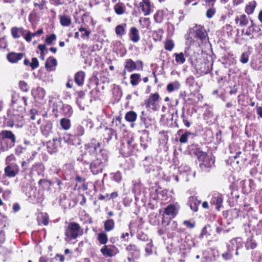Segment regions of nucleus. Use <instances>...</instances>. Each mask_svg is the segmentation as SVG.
Wrapping results in <instances>:
<instances>
[{
  "label": "nucleus",
  "mask_w": 262,
  "mask_h": 262,
  "mask_svg": "<svg viewBox=\"0 0 262 262\" xmlns=\"http://www.w3.org/2000/svg\"><path fill=\"white\" fill-rule=\"evenodd\" d=\"M86 149L89 150L83 157L82 160L89 163L91 161L90 169L93 174L101 173L107 165L108 161V152L106 150L100 148V143L96 140L92 139L91 142L86 145Z\"/></svg>",
  "instance_id": "nucleus-1"
},
{
  "label": "nucleus",
  "mask_w": 262,
  "mask_h": 262,
  "mask_svg": "<svg viewBox=\"0 0 262 262\" xmlns=\"http://www.w3.org/2000/svg\"><path fill=\"white\" fill-rule=\"evenodd\" d=\"M16 143V136L10 130L0 132V154L14 147Z\"/></svg>",
  "instance_id": "nucleus-2"
},
{
  "label": "nucleus",
  "mask_w": 262,
  "mask_h": 262,
  "mask_svg": "<svg viewBox=\"0 0 262 262\" xmlns=\"http://www.w3.org/2000/svg\"><path fill=\"white\" fill-rule=\"evenodd\" d=\"M13 102L14 108L17 106V104L20 105V106L19 107V110L17 113H14L11 111H9L8 112V115L10 116V119L7 122V125L8 127H12L14 126L17 118L22 117L19 112H23L24 109V106L27 105V98L25 97H18L15 100H13Z\"/></svg>",
  "instance_id": "nucleus-3"
},
{
  "label": "nucleus",
  "mask_w": 262,
  "mask_h": 262,
  "mask_svg": "<svg viewBox=\"0 0 262 262\" xmlns=\"http://www.w3.org/2000/svg\"><path fill=\"white\" fill-rule=\"evenodd\" d=\"M80 226L76 223L72 222L69 224L66 231V239L69 240L76 238L79 235L81 234Z\"/></svg>",
  "instance_id": "nucleus-4"
},
{
  "label": "nucleus",
  "mask_w": 262,
  "mask_h": 262,
  "mask_svg": "<svg viewBox=\"0 0 262 262\" xmlns=\"http://www.w3.org/2000/svg\"><path fill=\"white\" fill-rule=\"evenodd\" d=\"M160 99V97L158 93L151 94L145 101L146 107L153 111H157L160 107L159 105Z\"/></svg>",
  "instance_id": "nucleus-5"
},
{
  "label": "nucleus",
  "mask_w": 262,
  "mask_h": 262,
  "mask_svg": "<svg viewBox=\"0 0 262 262\" xmlns=\"http://www.w3.org/2000/svg\"><path fill=\"white\" fill-rule=\"evenodd\" d=\"M124 67L128 72H132L134 70H143V63L141 60L135 62L131 59H127L124 63Z\"/></svg>",
  "instance_id": "nucleus-6"
},
{
  "label": "nucleus",
  "mask_w": 262,
  "mask_h": 262,
  "mask_svg": "<svg viewBox=\"0 0 262 262\" xmlns=\"http://www.w3.org/2000/svg\"><path fill=\"white\" fill-rule=\"evenodd\" d=\"M62 140L65 142L66 141L65 138H60L58 139H53L52 141L48 142L47 145L48 152L50 154L56 152L58 151L59 145Z\"/></svg>",
  "instance_id": "nucleus-7"
},
{
  "label": "nucleus",
  "mask_w": 262,
  "mask_h": 262,
  "mask_svg": "<svg viewBox=\"0 0 262 262\" xmlns=\"http://www.w3.org/2000/svg\"><path fill=\"white\" fill-rule=\"evenodd\" d=\"M100 252L106 257L114 256L118 253V250L111 245H104L100 249Z\"/></svg>",
  "instance_id": "nucleus-8"
},
{
  "label": "nucleus",
  "mask_w": 262,
  "mask_h": 262,
  "mask_svg": "<svg viewBox=\"0 0 262 262\" xmlns=\"http://www.w3.org/2000/svg\"><path fill=\"white\" fill-rule=\"evenodd\" d=\"M5 175L9 178L15 177L19 172V168L16 164L8 165L4 169Z\"/></svg>",
  "instance_id": "nucleus-9"
},
{
  "label": "nucleus",
  "mask_w": 262,
  "mask_h": 262,
  "mask_svg": "<svg viewBox=\"0 0 262 262\" xmlns=\"http://www.w3.org/2000/svg\"><path fill=\"white\" fill-rule=\"evenodd\" d=\"M228 247H230L231 250L233 251L235 250V254L238 255V249L243 247L242 238L241 237H236L232 239L228 245Z\"/></svg>",
  "instance_id": "nucleus-10"
},
{
  "label": "nucleus",
  "mask_w": 262,
  "mask_h": 262,
  "mask_svg": "<svg viewBox=\"0 0 262 262\" xmlns=\"http://www.w3.org/2000/svg\"><path fill=\"white\" fill-rule=\"evenodd\" d=\"M103 136V142L108 143V142L112 139L113 136H115L117 139V134L115 130L111 128L105 127L102 130Z\"/></svg>",
  "instance_id": "nucleus-11"
},
{
  "label": "nucleus",
  "mask_w": 262,
  "mask_h": 262,
  "mask_svg": "<svg viewBox=\"0 0 262 262\" xmlns=\"http://www.w3.org/2000/svg\"><path fill=\"white\" fill-rule=\"evenodd\" d=\"M179 206L177 204H170L165 208L164 213L171 218L174 217L178 213Z\"/></svg>",
  "instance_id": "nucleus-12"
},
{
  "label": "nucleus",
  "mask_w": 262,
  "mask_h": 262,
  "mask_svg": "<svg viewBox=\"0 0 262 262\" xmlns=\"http://www.w3.org/2000/svg\"><path fill=\"white\" fill-rule=\"evenodd\" d=\"M214 160L212 158L208 157L202 161V163L200 164V167L203 171H208L214 166Z\"/></svg>",
  "instance_id": "nucleus-13"
},
{
  "label": "nucleus",
  "mask_w": 262,
  "mask_h": 262,
  "mask_svg": "<svg viewBox=\"0 0 262 262\" xmlns=\"http://www.w3.org/2000/svg\"><path fill=\"white\" fill-rule=\"evenodd\" d=\"M53 124L50 121H46L40 126L42 134L46 137H48L52 133Z\"/></svg>",
  "instance_id": "nucleus-14"
},
{
  "label": "nucleus",
  "mask_w": 262,
  "mask_h": 262,
  "mask_svg": "<svg viewBox=\"0 0 262 262\" xmlns=\"http://www.w3.org/2000/svg\"><path fill=\"white\" fill-rule=\"evenodd\" d=\"M186 82L193 92L198 93L200 91L201 87L195 81L193 76H189L187 78Z\"/></svg>",
  "instance_id": "nucleus-15"
},
{
  "label": "nucleus",
  "mask_w": 262,
  "mask_h": 262,
  "mask_svg": "<svg viewBox=\"0 0 262 262\" xmlns=\"http://www.w3.org/2000/svg\"><path fill=\"white\" fill-rule=\"evenodd\" d=\"M223 196L222 194L217 193L215 194L212 198L211 204L215 206V208L217 210H220V208L222 206Z\"/></svg>",
  "instance_id": "nucleus-16"
},
{
  "label": "nucleus",
  "mask_w": 262,
  "mask_h": 262,
  "mask_svg": "<svg viewBox=\"0 0 262 262\" xmlns=\"http://www.w3.org/2000/svg\"><path fill=\"white\" fill-rule=\"evenodd\" d=\"M23 53H16L15 52H11L7 54V58L9 62L11 63H16L18 60H21L23 58Z\"/></svg>",
  "instance_id": "nucleus-17"
},
{
  "label": "nucleus",
  "mask_w": 262,
  "mask_h": 262,
  "mask_svg": "<svg viewBox=\"0 0 262 262\" xmlns=\"http://www.w3.org/2000/svg\"><path fill=\"white\" fill-rule=\"evenodd\" d=\"M201 203V201L198 200L195 196H192L189 197L188 205L189 206L190 209L196 212L198 210V207Z\"/></svg>",
  "instance_id": "nucleus-18"
},
{
  "label": "nucleus",
  "mask_w": 262,
  "mask_h": 262,
  "mask_svg": "<svg viewBox=\"0 0 262 262\" xmlns=\"http://www.w3.org/2000/svg\"><path fill=\"white\" fill-rule=\"evenodd\" d=\"M195 37L200 39L202 42L206 41L207 34L204 29L199 28L196 29L195 31Z\"/></svg>",
  "instance_id": "nucleus-19"
},
{
  "label": "nucleus",
  "mask_w": 262,
  "mask_h": 262,
  "mask_svg": "<svg viewBox=\"0 0 262 262\" xmlns=\"http://www.w3.org/2000/svg\"><path fill=\"white\" fill-rule=\"evenodd\" d=\"M32 94L35 99L42 100L46 95V91L43 88L37 87L36 89L32 90Z\"/></svg>",
  "instance_id": "nucleus-20"
},
{
  "label": "nucleus",
  "mask_w": 262,
  "mask_h": 262,
  "mask_svg": "<svg viewBox=\"0 0 262 262\" xmlns=\"http://www.w3.org/2000/svg\"><path fill=\"white\" fill-rule=\"evenodd\" d=\"M85 76V73L83 71H80L77 72L74 76L75 83L79 86L82 85L84 83Z\"/></svg>",
  "instance_id": "nucleus-21"
},
{
  "label": "nucleus",
  "mask_w": 262,
  "mask_h": 262,
  "mask_svg": "<svg viewBox=\"0 0 262 262\" xmlns=\"http://www.w3.org/2000/svg\"><path fill=\"white\" fill-rule=\"evenodd\" d=\"M257 246V243L254 239L253 235H251L247 238L245 244V246L247 250L254 249L256 248Z\"/></svg>",
  "instance_id": "nucleus-22"
},
{
  "label": "nucleus",
  "mask_w": 262,
  "mask_h": 262,
  "mask_svg": "<svg viewBox=\"0 0 262 262\" xmlns=\"http://www.w3.org/2000/svg\"><path fill=\"white\" fill-rule=\"evenodd\" d=\"M129 35L130 39L134 42H137L140 40L138 30L135 27L131 28Z\"/></svg>",
  "instance_id": "nucleus-23"
},
{
  "label": "nucleus",
  "mask_w": 262,
  "mask_h": 262,
  "mask_svg": "<svg viewBox=\"0 0 262 262\" xmlns=\"http://www.w3.org/2000/svg\"><path fill=\"white\" fill-rule=\"evenodd\" d=\"M49 217L47 213L41 212L37 216V221L39 225L43 224L47 226L49 224Z\"/></svg>",
  "instance_id": "nucleus-24"
},
{
  "label": "nucleus",
  "mask_w": 262,
  "mask_h": 262,
  "mask_svg": "<svg viewBox=\"0 0 262 262\" xmlns=\"http://www.w3.org/2000/svg\"><path fill=\"white\" fill-rule=\"evenodd\" d=\"M126 250L128 251L134 257L138 258L139 256V250L137 246L134 244H130L126 247Z\"/></svg>",
  "instance_id": "nucleus-25"
},
{
  "label": "nucleus",
  "mask_w": 262,
  "mask_h": 262,
  "mask_svg": "<svg viewBox=\"0 0 262 262\" xmlns=\"http://www.w3.org/2000/svg\"><path fill=\"white\" fill-rule=\"evenodd\" d=\"M256 5V2L255 1L249 2L245 7V12L248 15L252 14L254 12Z\"/></svg>",
  "instance_id": "nucleus-26"
},
{
  "label": "nucleus",
  "mask_w": 262,
  "mask_h": 262,
  "mask_svg": "<svg viewBox=\"0 0 262 262\" xmlns=\"http://www.w3.org/2000/svg\"><path fill=\"white\" fill-rule=\"evenodd\" d=\"M57 65V60L55 58H49L46 62L45 67L48 71H51L55 69Z\"/></svg>",
  "instance_id": "nucleus-27"
},
{
  "label": "nucleus",
  "mask_w": 262,
  "mask_h": 262,
  "mask_svg": "<svg viewBox=\"0 0 262 262\" xmlns=\"http://www.w3.org/2000/svg\"><path fill=\"white\" fill-rule=\"evenodd\" d=\"M137 118V114L134 111H129L126 113L125 119L127 122H134Z\"/></svg>",
  "instance_id": "nucleus-28"
},
{
  "label": "nucleus",
  "mask_w": 262,
  "mask_h": 262,
  "mask_svg": "<svg viewBox=\"0 0 262 262\" xmlns=\"http://www.w3.org/2000/svg\"><path fill=\"white\" fill-rule=\"evenodd\" d=\"M183 130L182 129H180L178 132V135L180 136L179 141L181 143H186L188 141V137L191 135V134L189 132H185L184 134H181Z\"/></svg>",
  "instance_id": "nucleus-29"
},
{
  "label": "nucleus",
  "mask_w": 262,
  "mask_h": 262,
  "mask_svg": "<svg viewBox=\"0 0 262 262\" xmlns=\"http://www.w3.org/2000/svg\"><path fill=\"white\" fill-rule=\"evenodd\" d=\"M104 227L105 231H110L115 227V222L113 219L106 220L104 223Z\"/></svg>",
  "instance_id": "nucleus-30"
},
{
  "label": "nucleus",
  "mask_w": 262,
  "mask_h": 262,
  "mask_svg": "<svg viewBox=\"0 0 262 262\" xmlns=\"http://www.w3.org/2000/svg\"><path fill=\"white\" fill-rule=\"evenodd\" d=\"M235 20L236 23H237L238 21H239V26H246L248 24V19L245 14H242L239 16L236 17Z\"/></svg>",
  "instance_id": "nucleus-31"
},
{
  "label": "nucleus",
  "mask_w": 262,
  "mask_h": 262,
  "mask_svg": "<svg viewBox=\"0 0 262 262\" xmlns=\"http://www.w3.org/2000/svg\"><path fill=\"white\" fill-rule=\"evenodd\" d=\"M130 83L133 86H136L141 81V76L139 74H132L130 76Z\"/></svg>",
  "instance_id": "nucleus-32"
},
{
  "label": "nucleus",
  "mask_w": 262,
  "mask_h": 262,
  "mask_svg": "<svg viewBox=\"0 0 262 262\" xmlns=\"http://www.w3.org/2000/svg\"><path fill=\"white\" fill-rule=\"evenodd\" d=\"M60 23L62 26H69L71 24V19L70 16L67 15H60Z\"/></svg>",
  "instance_id": "nucleus-33"
},
{
  "label": "nucleus",
  "mask_w": 262,
  "mask_h": 262,
  "mask_svg": "<svg viewBox=\"0 0 262 262\" xmlns=\"http://www.w3.org/2000/svg\"><path fill=\"white\" fill-rule=\"evenodd\" d=\"M185 242L186 243V245H184V248L182 245L180 247V250H182V249H185V250L190 249L191 245L193 244V242L192 241L191 236L189 234L185 235Z\"/></svg>",
  "instance_id": "nucleus-34"
},
{
  "label": "nucleus",
  "mask_w": 262,
  "mask_h": 262,
  "mask_svg": "<svg viewBox=\"0 0 262 262\" xmlns=\"http://www.w3.org/2000/svg\"><path fill=\"white\" fill-rule=\"evenodd\" d=\"M139 6L142 8V11L144 13V15H148L151 12V5L150 3L145 4L144 3H140Z\"/></svg>",
  "instance_id": "nucleus-35"
},
{
  "label": "nucleus",
  "mask_w": 262,
  "mask_h": 262,
  "mask_svg": "<svg viewBox=\"0 0 262 262\" xmlns=\"http://www.w3.org/2000/svg\"><path fill=\"white\" fill-rule=\"evenodd\" d=\"M212 229L211 228V226L209 224H207L205 225L202 230L201 236L202 237L205 236L208 237V236L211 235Z\"/></svg>",
  "instance_id": "nucleus-36"
},
{
  "label": "nucleus",
  "mask_w": 262,
  "mask_h": 262,
  "mask_svg": "<svg viewBox=\"0 0 262 262\" xmlns=\"http://www.w3.org/2000/svg\"><path fill=\"white\" fill-rule=\"evenodd\" d=\"M180 88V84L178 81H175L172 83H170L167 85V90L169 92H172L175 90L179 89Z\"/></svg>",
  "instance_id": "nucleus-37"
},
{
  "label": "nucleus",
  "mask_w": 262,
  "mask_h": 262,
  "mask_svg": "<svg viewBox=\"0 0 262 262\" xmlns=\"http://www.w3.org/2000/svg\"><path fill=\"white\" fill-rule=\"evenodd\" d=\"M98 240L101 245H105L107 241L108 238L107 234L104 232H100L98 235Z\"/></svg>",
  "instance_id": "nucleus-38"
},
{
  "label": "nucleus",
  "mask_w": 262,
  "mask_h": 262,
  "mask_svg": "<svg viewBox=\"0 0 262 262\" xmlns=\"http://www.w3.org/2000/svg\"><path fill=\"white\" fill-rule=\"evenodd\" d=\"M84 133L83 127L81 125H78L75 126L74 130V135L75 136H82Z\"/></svg>",
  "instance_id": "nucleus-39"
},
{
  "label": "nucleus",
  "mask_w": 262,
  "mask_h": 262,
  "mask_svg": "<svg viewBox=\"0 0 262 262\" xmlns=\"http://www.w3.org/2000/svg\"><path fill=\"white\" fill-rule=\"evenodd\" d=\"M173 56L175 57L176 61L178 63L183 64L185 62V58L183 53H174Z\"/></svg>",
  "instance_id": "nucleus-40"
},
{
  "label": "nucleus",
  "mask_w": 262,
  "mask_h": 262,
  "mask_svg": "<svg viewBox=\"0 0 262 262\" xmlns=\"http://www.w3.org/2000/svg\"><path fill=\"white\" fill-rule=\"evenodd\" d=\"M114 10L116 13L118 15H121L124 12V8L123 7V4L121 3H118L116 4L114 6Z\"/></svg>",
  "instance_id": "nucleus-41"
},
{
  "label": "nucleus",
  "mask_w": 262,
  "mask_h": 262,
  "mask_svg": "<svg viewBox=\"0 0 262 262\" xmlns=\"http://www.w3.org/2000/svg\"><path fill=\"white\" fill-rule=\"evenodd\" d=\"M60 125L63 129L68 130L70 128V120L67 118H62L60 120Z\"/></svg>",
  "instance_id": "nucleus-42"
},
{
  "label": "nucleus",
  "mask_w": 262,
  "mask_h": 262,
  "mask_svg": "<svg viewBox=\"0 0 262 262\" xmlns=\"http://www.w3.org/2000/svg\"><path fill=\"white\" fill-rule=\"evenodd\" d=\"M39 185L44 189L49 188L51 185V182L46 179H41L38 182Z\"/></svg>",
  "instance_id": "nucleus-43"
},
{
  "label": "nucleus",
  "mask_w": 262,
  "mask_h": 262,
  "mask_svg": "<svg viewBox=\"0 0 262 262\" xmlns=\"http://www.w3.org/2000/svg\"><path fill=\"white\" fill-rule=\"evenodd\" d=\"M163 35V31L159 29L154 31L152 33V37L155 41H160L161 40Z\"/></svg>",
  "instance_id": "nucleus-44"
},
{
  "label": "nucleus",
  "mask_w": 262,
  "mask_h": 262,
  "mask_svg": "<svg viewBox=\"0 0 262 262\" xmlns=\"http://www.w3.org/2000/svg\"><path fill=\"white\" fill-rule=\"evenodd\" d=\"M174 44L170 39H167L164 42V48L166 50L171 51L174 48Z\"/></svg>",
  "instance_id": "nucleus-45"
},
{
  "label": "nucleus",
  "mask_w": 262,
  "mask_h": 262,
  "mask_svg": "<svg viewBox=\"0 0 262 262\" xmlns=\"http://www.w3.org/2000/svg\"><path fill=\"white\" fill-rule=\"evenodd\" d=\"M33 170L36 171L38 175L41 174L44 171V166L40 163L36 164L33 165Z\"/></svg>",
  "instance_id": "nucleus-46"
},
{
  "label": "nucleus",
  "mask_w": 262,
  "mask_h": 262,
  "mask_svg": "<svg viewBox=\"0 0 262 262\" xmlns=\"http://www.w3.org/2000/svg\"><path fill=\"white\" fill-rule=\"evenodd\" d=\"M250 54V53L249 51L243 52L240 57V61L243 64L247 63L249 61Z\"/></svg>",
  "instance_id": "nucleus-47"
},
{
  "label": "nucleus",
  "mask_w": 262,
  "mask_h": 262,
  "mask_svg": "<svg viewBox=\"0 0 262 262\" xmlns=\"http://www.w3.org/2000/svg\"><path fill=\"white\" fill-rule=\"evenodd\" d=\"M195 155L198 157V159L200 161H203L204 160L207 158L209 156H208L205 152L201 151V150H197L195 152Z\"/></svg>",
  "instance_id": "nucleus-48"
},
{
  "label": "nucleus",
  "mask_w": 262,
  "mask_h": 262,
  "mask_svg": "<svg viewBox=\"0 0 262 262\" xmlns=\"http://www.w3.org/2000/svg\"><path fill=\"white\" fill-rule=\"evenodd\" d=\"M63 112L67 116H70L73 113L72 107L68 104L64 105L63 106Z\"/></svg>",
  "instance_id": "nucleus-49"
},
{
  "label": "nucleus",
  "mask_w": 262,
  "mask_h": 262,
  "mask_svg": "<svg viewBox=\"0 0 262 262\" xmlns=\"http://www.w3.org/2000/svg\"><path fill=\"white\" fill-rule=\"evenodd\" d=\"M115 32L117 35L122 36L125 34V28L121 25H118L115 28Z\"/></svg>",
  "instance_id": "nucleus-50"
},
{
  "label": "nucleus",
  "mask_w": 262,
  "mask_h": 262,
  "mask_svg": "<svg viewBox=\"0 0 262 262\" xmlns=\"http://www.w3.org/2000/svg\"><path fill=\"white\" fill-rule=\"evenodd\" d=\"M232 252L233 251L231 250V248L230 247H228L227 251L222 254V257L225 260H229L232 257Z\"/></svg>",
  "instance_id": "nucleus-51"
},
{
  "label": "nucleus",
  "mask_w": 262,
  "mask_h": 262,
  "mask_svg": "<svg viewBox=\"0 0 262 262\" xmlns=\"http://www.w3.org/2000/svg\"><path fill=\"white\" fill-rule=\"evenodd\" d=\"M18 28L16 27H12L11 29V35L14 38H18L20 37Z\"/></svg>",
  "instance_id": "nucleus-52"
},
{
  "label": "nucleus",
  "mask_w": 262,
  "mask_h": 262,
  "mask_svg": "<svg viewBox=\"0 0 262 262\" xmlns=\"http://www.w3.org/2000/svg\"><path fill=\"white\" fill-rule=\"evenodd\" d=\"M76 95L77 96V99H76V103L79 107H81V106L80 105V104H79V100L82 99L84 97V96L85 95V93L83 91H80L77 92Z\"/></svg>",
  "instance_id": "nucleus-53"
},
{
  "label": "nucleus",
  "mask_w": 262,
  "mask_h": 262,
  "mask_svg": "<svg viewBox=\"0 0 262 262\" xmlns=\"http://www.w3.org/2000/svg\"><path fill=\"white\" fill-rule=\"evenodd\" d=\"M152 244L151 242H149L146 244L145 248L146 255L148 256V255H149L152 254Z\"/></svg>",
  "instance_id": "nucleus-54"
},
{
  "label": "nucleus",
  "mask_w": 262,
  "mask_h": 262,
  "mask_svg": "<svg viewBox=\"0 0 262 262\" xmlns=\"http://www.w3.org/2000/svg\"><path fill=\"white\" fill-rule=\"evenodd\" d=\"M139 22L141 23L143 22L142 26L143 28L149 29L150 27V20L148 18H144L143 20L140 19Z\"/></svg>",
  "instance_id": "nucleus-55"
},
{
  "label": "nucleus",
  "mask_w": 262,
  "mask_h": 262,
  "mask_svg": "<svg viewBox=\"0 0 262 262\" xmlns=\"http://www.w3.org/2000/svg\"><path fill=\"white\" fill-rule=\"evenodd\" d=\"M56 39V36L54 34H52L51 35L47 36L46 39V42L48 45L52 43L53 41H55Z\"/></svg>",
  "instance_id": "nucleus-56"
},
{
  "label": "nucleus",
  "mask_w": 262,
  "mask_h": 262,
  "mask_svg": "<svg viewBox=\"0 0 262 262\" xmlns=\"http://www.w3.org/2000/svg\"><path fill=\"white\" fill-rule=\"evenodd\" d=\"M19 88L24 92H27L28 91V84L24 81H20L19 83Z\"/></svg>",
  "instance_id": "nucleus-57"
},
{
  "label": "nucleus",
  "mask_w": 262,
  "mask_h": 262,
  "mask_svg": "<svg viewBox=\"0 0 262 262\" xmlns=\"http://www.w3.org/2000/svg\"><path fill=\"white\" fill-rule=\"evenodd\" d=\"M39 62L36 58H33L32 59V61L30 62V66L31 67L32 69L34 70L37 68L38 67Z\"/></svg>",
  "instance_id": "nucleus-58"
},
{
  "label": "nucleus",
  "mask_w": 262,
  "mask_h": 262,
  "mask_svg": "<svg viewBox=\"0 0 262 262\" xmlns=\"http://www.w3.org/2000/svg\"><path fill=\"white\" fill-rule=\"evenodd\" d=\"M215 10L213 8H210L208 9L206 12V16L210 18H211L215 14Z\"/></svg>",
  "instance_id": "nucleus-59"
},
{
  "label": "nucleus",
  "mask_w": 262,
  "mask_h": 262,
  "mask_svg": "<svg viewBox=\"0 0 262 262\" xmlns=\"http://www.w3.org/2000/svg\"><path fill=\"white\" fill-rule=\"evenodd\" d=\"M79 31L80 32H83V34H82L81 37L84 38V37H86L88 38H89V35L90 34V32L88 31H87L84 28L81 27L79 29Z\"/></svg>",
  "instance_id": "nucleus-60"
},
{
  "label": "nucleus",
  "mask_w": 262,
  "mask_h": 262,
  "mask_svg": "<svg viewBox=\"0 0 262 262\" xmlns=\"http://www.w3.org/2000/svg\"><path fill=\"white\" fill-rule=\"evenodd\" d=\"M7 47V42L5 38H0V49H5Z\"/></svg>",
  "instance_id": "nucleus-61"
},
{
  "label": "nucleus",
  "mask_w": 262,
  "mask_h": 262,
  "mask_svg": "<svg viewBox=\"0 0 262 262\" xmlns=\"http://www.w3.org/2000/svg\"><path fill=\"white\" fill-rule=\"evenodd\" d=\"M26 149V148L23 147L21 145H18L15 148V154L17 155H20Z\"/></svg>",
  "instance_id": "nucleus-62"
},
{
  "label": "nucleus",
  "mask_w": 262,
  "mask_h": 262,
  "mask_svg": "<svg viewBox=\"0 0 262 262\" xmlns=\"http://www.w3.org/2000/svg\"><path fill=\"white\" fill-rule=\"evenodd\" d=\"M154 19L157 23H160L162 22L163 18L159 12H157L154 15Z\"/></svg>",
  "instance_id": "nucleus-63"
},
{
  "label": "nucleus",
  "mask_w": 262,
  "mask_h": 262,
  "mask_svg": "<svg viewBox=\"0 0 262 262\" xmlns=\"http://www.w3.org/2000/svg\"><path fill=\"white\" fill-rule=\"evenodd\" d=\"M122 179L121 174L120 172H117L114 173L113 176V180L117 182H119Z\"/></svg>",
  "instance_id": "nucleus-64"
}]
</instances>
